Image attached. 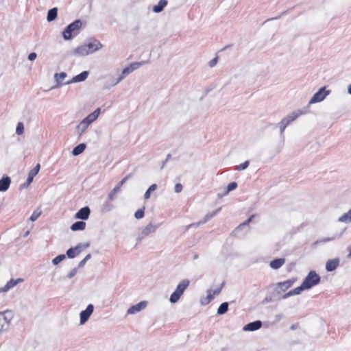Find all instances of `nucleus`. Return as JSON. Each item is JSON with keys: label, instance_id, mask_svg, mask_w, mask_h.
Returning a JSON list of instances; mask_svg holds the SVG:
<instances>
[{"label": "nucleus", "instance_id": "58", "mask_svg": "<svg viewBox=\"0 0 351 351\" xmlns=\"http://www.w3.org/2000/svg\"><path fill=\"white\" fill-rule=\"evenodd\" d=\"M29 234V231L26 232L25 236H27Z\"/></svg>", "mask_w": 351, "mask_h": 351}, {"label": "nucleus", "instance_id": "7", "mask_svg": "<svg viewBox=\"0 0 351 351\" xmlns=\"http://www.w3.org/2000/svg\"><path fill=\"white\" fill-rule=\"evenodd\" d=\"M330 91L326 90V87L321 88L310 99L308 104H313L323 101L329 94Z\"/></svg>", "mask_w": 351, "mask_h": 351}, {"label": "nucleus", "instance_id": "1", "mask_svg": "<svg viewBox=\"0 0 351 351\" xmlns=\"http://www.w3.org/2000/svg\"><path fill=\"white\" fill-rule=\"evenodd\" d=\"M103 45L99 41L95 40L88 44L78 47L75 49L74 53L79 56H85L98 51L101 49Z\"/></svg>", "mask_w": 351, "mask_h": 351}, {"label": "nucleus", "instance_id": "14", "mask_svg": "<svg viewBox=\"0 0 351 351\" xmlns=\"http://www.w3.org/2000/svg\"><path fill=\"white\" fill-rule=\"evenodd\" d=\"M89 246V244L88 243H85V244H79L77 245L76 247H71L70 249H69L66 252V255L69 258H73L74 257H75L77 255H78L80 253V249L81 247H84V248H86Z\"/></svg>", "mask_w": 351, "mask_h": 351}, {"label": "nucleus", "instance_id": "32", "mask_svg": "<svg viewBox=\"0 0 351 351\" xmlns=\"http://www.w3.org/2000/svg\"><path fill=\"white\" fill-rule=\"evenodd\" d=\"M40 164H37L36 165V167L32 169L29 173H28V176H29L30 178H33L38 174V173L40 171Z\"/></svg>", "mask_w": 351, "mask_h": 351}, {"label": "nucleus", "instance_id": "34", "mask_svg": "<svg viewBox=\"0 0 351 351\" xmlns=\"http://www.w3.org/2000/svg\"><path fill=\"white\" fill-rule=\"evenodd\" d=\"M119 193V189L118 187H114L108 194V198L110 200V201H112L115 198V196H116V194Z\"/></svg>", "mask_w": 351, "mask_h": 351}, {"label": "nucleus", "instance_id": "27", "mask_svg": "<svg viewBox=\"0 0 351 351\" xmlns=\"http://www.w3.org/2000/svg\"><path fill=\"white\" fill-rule=\"evenodd\" d=\"M86 227V223L84 221H76L74 223L71 227V229L73 231H77V230H83L85 229Z\"/></svg>", "mask_w": 351, "mask_h": 351}, {"label": "nucleus", "instance_id": "49", "mask_svg": "<svg viewBox=\"0 0 351 351\" xmlns=\"http://www.w3.org/2000/svg\"><path fill=\"white\" fill-rule=\"evenodd\" d=\"M200 302L202 305H206L210 302L209 299H208L206 297L202 298Z\"/></svg>", "mask_w": 351, "mask_h": 351}, {"label": "nucleus", "instance_id": "24", "mask_svg": "<svg viewBox=\"0 0 351 351\" xmlns=\"http://www.w3.org/2000/svg\"><path fill=\"white\" fill-rule=\"evenodd\" d=\"M285 263L284 258H277L270 262V267L274 269H278L281 267Z\"/></svg>", "mask_w": 351, "mask_h": 351}, {"label": "nucleus", "instance_id": "10", "mask_svg": "<svg viewBox=\"0 0 351 351\" xmlns=\"http://www.w3.org/2000/svg\"><path fill=\"white\" fill-rule=\"evenodd\" d=\"M147 306V302L146 301H141L138 302V304L133 305L130 306L128 311L127 314L128 315H134L136 314L142 310L145 309Z\"/></svg>", "mask_w": 351, "mask_h": 351}, {"label": "nucleus", "instance_id": "28", "mask_svg": "<svg viewBox=\"0 0 351 351\" xmlns=\"http://www.w3.org/2000/svg\"><path fill=\"white\" fill-rule=\"evenodd\" d=\"M86 149V145L84 143H81L76 146L72 151V154L73 156H78L82 154L84 149Z\"/></svg>", "mask_w": 351, "mask_h": 351}, {"label": "nucleus", "instance_id": "35", "mask_svg": "<svg viewBox=\"0 0 351 351\" xmlns=\"http://www.w3.org/2000/svg\"><path fill=\"white\" fill-rule=\"evenodd\" d=\"M64 258H65V255L64 254H60V255H58L56 257H55L52 260V263H53V265H56L58 263H60L61 261H62Z\"/></svg>", "mask_w": 351, "mask_h": 351}, {"label": "nucleus", "instance_id": "33", "mask_svg": "<svg viewBox=\"0 0 351 351\" xmlns=\"http://www.w3.org/2000/svg\"><path fill=\"white\" fill-rule=\"evenodd\" d=\"M218 212V210H215L214 211L213 213H210V214H207L204 218V220L201 222H199L197 224H194L193 226H197L200 223H206V221H208L209 219H210L212 217H213Z\"/></svg>", "mask_w": 351, "mask_h": 351}, {"label": "nucleus", "instance_id": "9", "mask_svg": "<svg viewBox=\"0 0 351 351\" xmlns=\"http://www.w3.org/2000/svg\"><path fill=\"white\" fill-rule=\"evenodd\" d=\"M143 62H133L130 64L128 66L125 67L123 69L121 74L120 76L122 77V79H124L127 75L130 74L134 71L138 69L140 66H141L143 64Z\"/></svg>", "mask_w": 351, "mask_h": 351}, {"label": "nucleus", "instance_id": "13", "mask_svg": "<svg viewBox=\"0 0 351 351\" xmlns=\"http://www.w3.org/2000/svg\"><path fill=\"white\" fill-rule=\"evenodd\" d=\"M158 227H159V225H154L152 223H149L147 226H146L145 227L143 228L141 230L140 239L143 237H147V235H149L151 233L155 232Z\"/></svg>", "mask_w": 351, "mask_h": 351}, {"label": "nucleus", "instance_id": "47", "mask_svg": "<svg viewBox=\"0 0 351 351\" xmlns=\"http://www.w3.org/2000/svg\"><path fill=\"white\" fill-rule=\"evenodd\" d=\"M128 177L126 176L125 178H124L123 179H122L117 184L115 187H118L119 189V192L121 191V187L125 184L126 180H127Z\"/></svg>", "mask_w": 351, "mask_h": 351}, {"label": "nucleus", "instance_id": "37", "mask_svg": "<svg viewBox=\"0 0 351 351\" xmlns=\"http://www.w3.org/2000/svg\"><path fill=\"white\" fill-rule=\"evenodd\" d=\"M23 132H24V125H23V123L19 122L16 126V133L19 135H21L23 133Z\"/></svg>", "mask_w": 351, "mask_h": 351}, {"label": "nucleus", "instance_id": "23", "mask_svg": "<svg viewBox=\"0 0 351 351\" xmlns=\"http://www.w3.org/2000/svg\"><path fill=\"white\" fill-rule=\"evenodd\" d=\"M11 180L9 177H4L0 180V191H5L10 186Z\"/></svg>", "mask_w": 351, "mask_h": 351}, {"label": "nucleus", "instance_id": "56", "mask_svg": "<svg viewBox=\"0 0 351 351\" xmlns=\"http://www.w3.org/2000/svg\"><path fill=\"white\" fill-rule=\"evenodd\" d=\"M348 93L351 95V84L348 87Z\"/></svg>", "mask_w": 351, "mask_h": 351}, {"label": "nucleus", "instance_id": "54", "mask_svg": "<svg viewBox=\"0 0 351 351\" xmlns=\"http://www.w3.org/2000/svg\"><path fill=\"white\" fill-rule=\"evenodd\" d=\"M250 223V220H246L244 222H243L242 223H241L237 228V229H239L240 228H241L242 226H247Z\"/></svg>", "mask_w": 351, "mask_h": 351}, {"label": "nucleus", "instance_id": "11", "mask_svg": "<svg viewBox=\"0 0 351 351\" xmlns=\"http://www.w3.org/2000/svg\"><path fill=\"white\" fill-rule=\"evenodd\" d=\"M295 282L294 280H287L284 282H278L276 284V291L278 294H280L282 292L286 291L288 289H289Z\"/></svg>", "mask_w": 351, "mask_h": 351}, {"label": "nucleus", "instance_id": "51", "mask_svg": "<svg viewBox=\"0 0 351 351\" xmlns=\"http://www.w3.org/2000/svg\"><path fill=\"white\" fill-rule=\"evenodd\" d=\"M174 189H175V191L176 193H180L182 190V185L181 184H180V183L176 184V186H175Z\"/></svg>", "mask_w": 351, "mask_h": 351}, {"label": "nucleus", "instance_id": "8", "mask_svg": "<svg viewBox=\"0 0 351 351\" xmlns=\"http://www.w3.org/2000/svg\"><path fill=\"white\" fill-rule=\"evenodd\" d=\"M94 311V306L93 304H88L86 308L80 313V324H84L89 319L90 316Z\"/></svg>", "mask_w": 351, "mask_h": 351}, {"label": "nucleus", "instance_id": "6", "mask_svg": "<svg viewBox=\"0 0 351 351\" xmlns=\"http://www.w3.org/2000/svg\"><path fill=\"white\" fill-rule=\"evenodd\" d=\"M319 276L315 271H311L302 282V284L303 287H305L306 289H309L319 284Z\"/></svg>", "mask_w": 351, "mask_h": 351}, {"label": "nucleus", "instance_id": "38", "mask_svg": "<svg viewBox=\"0 0 351 351\" xmlns=\"http://www.w3.org/2000/svg\"><path fill=\"white\" fill-rule=\"evenodd\" d=\"M41 215V211L40 210H35L32 215H31L30 218H29V220L32 221H36L38 217L39 216Z\"/></svg>", "mask_w": 351, "mask_h": 351}, {"label": "nucleus", "instance_id": "3", "mask_svg": "<svg viewBox=\"0 0 351 351\" xmlns=\"http://www.w3.org/2000/svg\"><path fill=\"white\" fill-rule=\"evenodd\" d=\"M13 317L14 313L12 311L6 310L0 312V334L9 330Z\"/></svg>", "mask_w": 351, "mask_h": 351}, {"label": "nucleus", "instance_id": "15", "mask_svg": "<svg viewBox=\"0 0 351 351\" xmlns=\"http://www.w3.org/2000/svg\"><path fill=\"white\" fill-rule=\"evenodd\" d=\"M88 75V71H83L80 74L75 75L71 80L65 82L66 84H70L71 83L84 82L86 80Z\"/></svg>", "mask_w": 351, "mask_h": 351}, {"label": "nucleus", "instance_id": "22", "mask_svg": "<svg viewBox=\"0 0 351 351\" xmlns=\"http://www.w3.org/2000/svg\"><path fill=\"white\" fill-rule=\"evenodd\" d=\"M67 75L65 72H61L60 73H56L54 75V80L57 82V86L53 88L62 86V84H66L63 83L62 81L66 77Z\"/></svg>", "mask_w": 351, "mask_h": 351}, {"label": "nucleus", "instance_id": "20", "mask_svg": "<svg viewBox=\"0 0 351 351\" xmlns=\"http://www.w3.org/2000/svg\"><path fill=\"white\" fill-rule=\"evenodd\" d=\"M339 263V260L338 258L328 260L326 265V269L328 271H334L338 267Z\"/></svg>", "mask_w": 351, "mask_h": 351}, {"label": "nucleus", "instance_id": "43", "mask_svg": "<svg viewBox=\"0 0 351 351\" xmlns=\"http://www.w3.org/2000/svg\"><path fill=\"white\" fill-rule=\"evenodd\" d=\"M335 237H326V238H323L319 241H317L315 242V243H326V242H328V241H332L334 239H335Z\"/></svg>", "mask_w": 351, "mask_h": 351}, {"label": "nucleus", "instance_id": "31", "mask_svg": "<svg viewBox=\"0 0 351 351\" xmlns=\"http://www.w3.org/2000/svg\"><path fill=\"white\" fill-rule=\"evenodd\" d=\"M228 309V302L222 303L217 309V314L223 315L227 312Z\"/></svg>", "mask_w": 351, "mask_h": 351}, {"label": "nucleus", "instance_id": "60", "mask_svg": "<svg viewBox=\"0 0 351 351\" xmlns=\"http://www.w3.org/2000/svg\"><path fill=\"white\" fill-rule=\"evenodd\" d=\"M343 232L340 233L338 237H340L342 235Z\"/></svg>", "mask_w": 351, "mask_h": 351}, {"label": "nucleus", "instance_id": "59", "mask_svg": "<svg viewBox=\"0 0 351 351\" xmlns=\"http://www.w3.org/2000/svg\"><path fill=\"white\" fill-rule=\"evenodd\" d=\"M279 319L281 318V315H277L276 316Z\"/></svg>", "mask_w": 351, "mask_h": 351}, {"label": "nucleus", "instance_id": "4", "mask_svg": "<svg viewBox=\"0 0 351 351\" xmlns=\"http://www.w3.org/2000/svg\"><path fill=\"white\" fill-rule=\"evenodd\" d=\"M82 25V23L80 19H77L69 25L63 32V37L64 40H70L71 39L73 35H77L79 33Z\"/></svg>", "mask_w": 351, "mask_h": 351}, {"label": "nucleus", "instance_id": "18", "mask_svg": "<svg viewBox=\"0 0 351 351\" xmlns=\"http://www.w3.org/2000/svg\"><path fill=\"white\" fill-rule=\"evenodd\" d=\"M90 124L84 119L76 127V132L79 136L82 135V134L86 130L88 126Z\"/></svg>", "mask_w": 351, "mask_h": 351}, {"label": "nucleus", "instance_id": "46", "mask_svg": "<svg viewBox=\"0 0 351 351\" xmlns=\"http://www.w3.org/2000/svg\"><path fill=\"white\" fill-rule=\"evenodd\" d=\"M33 180H34L33 178L28 176L26 182L21 185V188L28 187L30 185V184L32 182Z\"/></svg>", "mask_w": 351, "mask_h": 351}, {"label": "nucleus", "instance_id": "41", "mask_svg": "<svg viewBox=\"0 0 351 351\" xmlns=\"http://www.w3.org/2000/svg\"><path fill=\"white\" fill-rule=\"evenodd\" d=\"M249 163H250L249 161L246 160L243 163H242V164L239 165V166H237L236 167V169L238 170V171L244 170V169H245L248 167Z\"/></svg>", "mask_w": 351, "mask_h": 351}, {"label": "nucleus", "instance_id": "48", "mask_svg": "<svg viewBox=\"0 0 351 351\" xmlns=\"http://www.w3.org/2000/svg\"><path fill=\"white\" fill-rule=\"evenodd\" d=\"M217 61H218V58H217V57H216V58H215L212 59V60H210V61H209V62H208V65H209V66H210V67H213V66H215L217 64Z\"/></svg>", "mask_w": 351, "mask_h": 351}, {"label": "nucleus", "instance_id": "57", "mask_svg": "<svg viewBox=\"0 0 351 351\" xmlns=\"http://www.w3.org/2000/svg\"><path fill=\"white\" fill-rule=\"evenodd\" d=\"M253 217H254V215H252L247 220H250V222Z\"/></svg>", "mask_w": 351, "mask_h": 351}, {"label": "nucleus", "instance_id": "2", "mask_svg": "<svg viewBox=\"0 0 351 351\" xmlns=\"http://www.w3.org/2000/svg\"><path fill=\"white\" fill-rule=\"evenodd\" d=\"M306 114V110L298 109L296 110L285 117H284L281 121L278 124V127L280 130V135L282 138H284V131L285 128L293 121H294L298 117H299L300 115Z\"/></svg>", "mask_w": 351, "mask_h": 351}, {"label": "nucleus", "instance_id": "42", "mask_svg": "<svg viewBox=\"0 0 351 351\" xmlns=\"http://www.w3.org/2000/svg\"><path fill=\"white\" fill-rule=\"evenodd\" d=\"M144 215H145L144 210L139 209L135 213L134 216L136 219H141L144 217Z\"/></svg>", "mask_w": 351, "mask_h": 351}, {"label": "nucleus", "instance_id": "53", "mask_svg": "<svg viewBox=\"0 0 351 351\" xmlns=\"http://www.w3.org/2000/svg\"><path fill=\"white\" fill-rule=\"evenodd\" d=\"M221 288H222V286L215 289V290H212V294L215 296V295H217L220 293L221 291Z\"/></svg>", "mask_w": 351, "mask_h": 351}, {"label": "nucleus", "instance_id": "50", "mask_svg": "<svg viewBox=\"0 0 351 351\" xmlns=\"http://www.w3.org/2000/svg\"><path fill=\"white\" fill-rule=\"evenodd\" d=\"M37 57V54L35 52H32L29 54L28 60L30 61H34Z\"/></svg>", "mask_w": 351, "mask_h": 351}, {"label": "nucleus", "instance_id": "17", "mask_svg": "<svg viewBox=\"0 0 351 351\" xmlns=\"http://www.w3.org/2000/svg\"><path fill=\"white\" fill-rule=\"evenodd\" d=\"M90 210L88 207L81 208L76 214L75 218L86 220L88 219Z\"/></svg>", "mask_w": 351, "mask_h": 351}, {"label": "nucleus", "instance_id": "26", "mask_svg": "<svg viewBox=\"0 0 351 351\" xmlns=\"http://www.w3.org/2000/svg\"><path fill=\"white\" fill-rule=\"evenodd\" d=\"M338 221L343 223H351V209L339 217Z\"/></svg>", "mask_w": 351, "mask_h": 351}, {"label": "nucleus", "instance_id": "39", "mask_svg": "<svg viewBox=\"0 0 351 351\" xmlns=\"http://www.w3.org/2000/svg\"><path fill=\"white\" fill-rule=\"evenodd\" d=\"M123 79H122V77L121 76H119L117 78L112 77V78L110 79V85L112 86H114L117 84H118Z\"/></svg>", "mask_w": 351, "mask_h": 351}, {"label": "nucleus", "instance_id": "5", "mask_svg": "<svg viewBox=\"0 0 351 351\" xmlns=\"http://www.w3.org/2000/svg\"><path fill=\"white\" fill-rule=\"evenodd\" d=\"M189 280H182L177 286L176 290L171 293L170 295L169 301L171 303L177 302L180 297L183 295L184 291L189 285Z\"/></svg>", "mask_w": 351, "mask_h": 351}, {"label": "nucleus", "instance_id": "25", "mask_svg": "<svg viewBox=\"0 0 351 351\" xmlns=\"http://www.w3.org/2000/svg\"><path fill=\"white\" fill-rule=\"evenodd\" d=\"M167 5V0H160L158 4L153 7V12L156 13H159L163 10V9Z\"/></svg>", "mask_w": 351, "mask_h": 351}, {"label": "nucleus", "instance_id": "55", "mask_svg": "<svg viewBox=\"0 0 351 351\" xmlns=\"http://www.w3.org/2000/svg\"><path fill=\"white\" fill-rule=\"evenodd\" d=\"M348 251L349 252L348 254V258H351V245H350L348 247Z\"/></svg>", "mask_w": 351, "mask_h": 351}, {"label": "nucleus", "instance_id": "44", "mask_svg": "<svg viewBox=\"0 0 351 351\" xmlns=\"http://www.w3.org/2000/svg\"><path fill=\"white\" fill-rule=\"evenodd\" d=\"M112 205L111 204V203L106 202L103 206V209L105 211H110L112 209Z\"/></svg>", "mask_w": 351, "mask_h": 351}, {"label": "nucleus", "instance_id": "29", "mask_svg": "<svg viewBox=\"0 0 351 351\" xmlns=\"http://www.w3.org/2000/svg\"><path fill=\"white\" fill-rule=\"evenodd\" d=\"M58 9L56 8H53L48 11L47 13V21H52L57 17Z\"/></svg>", "mask_w": 351, "mask_h": 351}, {"label": "nucleus", "instance_id": "36", "mask_svg": "<svg viewBox=\"0 0 351 351\" xmlns=\"http://www.w3.org/2000/svg\"><path fill=\"white\" fill-rule=\"evenodd\" d=\"M237 187V184L234 182L229 184L226 188L225 194H228L230 191L234 190Z\"/></svg>", "mask_w": 351, "mask_h": 351}, {"label": "nucleus", "instance_id": "40", "mask_svg": "<svg viewBox=\"0 0 351 351\" xmlns=\"http://www.w3.org/2000/svg\"><path fill=\"white\" fill-rule=\"evenodd\" d=\"M91 257V255L90 254H87L84 258L83 260H82L79 265H78V267L79 268H81V267H83L84 266V265L86 264V261H88Z\"/></svg>", "mask_w": 351, "mask_h": 351}, {"label": "nucleus", "instance_id": "19", "mask_svg": "<svg viewBox=\"0 0 351 351\" xmlns=\"http://www.w3.org/2000/svg\"><path fill=\"white\" fill-rule=\"evenodd\" d=\"M306 288L305 287H303V284L302 283L301 285L298 287H296L291 291H289L288 293H285L283 296V299H286L290 296L294 295H299L300 293L306 290Z\"/></svg>", "mask_w": 351, "mask_h": 351}, {"label": "nucleus", "instance_id": "30", "mask_svg": "<svg viewBox=\"0 0 351 351\" xmlns=\"http://www.w3.org/2000/svg\"><path fill=\"white\" fill-rule=\"evenodd\" d=\"M156 189L157 185L156 184H152L144 194L145 199H148L150 197L151 193L154 191Z\"/></svg>", "mask_w": 351, "mask_h": 351}, {"label": "nucleus", "instance_id": "12", "mask_svg": "<svg viewBox=\"0 0 351 351\" xmlns=\"http://www.w3.org/2000/svg\"><path fill=\"white\" fill-rule=\"evenodd\" d=\"M22 278L10 279L3 287H0V293H7L10 289L16 286L19 282H23Z\"/></svg>", "mask_w": 351, "mask_h": 351}, {"label": "nucleus", "instance_id": "45", "mask_svg": "<svg viewBox=\"0 0 351 351\" xmlns=\"http://www.w3.org/2000/svg\"><path fill=\"white\" fill-rule=\"evenodd\" d=\"M77 268H73V269H72L69 271V273L68 274V275H67V278H73V277L75 276V274H77Z\"/></svg>", "mask_w": 351, "mask_h": 351}, {"label": "nucleus", "instance_id": "21", "mask_svg": "<svg viewBox=\"0 0 351 351\" xmlns=\"http://www.w3.org/2000/svg\"><path fill=\"white\" fill-rule=\"evenodd\" d=\"M101 112V108H97L94 112L88 114L86 118H84L89 124H91L99 117Z\"/></svg>", "mask_w": 351, "mask_h": 351}, {"label": "nucleus", "instance_id": "52", "mask_svg": "<svg viewBox=\"0 0 351 351\" xmlns=\"http://www.w3.org/2000/svg\"><path fill=\"white\" fill-rule=\"evenodd\" d=\"M207 295L206 296L208 299H209V300L211 302L213 298H214V295L212 294V289H210L207 291Z\"/></svg>", "mask_w": 351, "mask_h": 351}, {"label": "nucleus", "instance_id": "16", "mask_svg": "<svg viewBox=\"0 0 351 351\" xmlns=\"http://www.w3.org/2000/svg\"><path fill=\"white\" fill-rule=\"evenodd\" d=\"M262 326V322L259 320L250 322L244 326L243 330L244 331H254L259 329Z\"/></svg>", "mask_w": 351, "mask_h": 351}]
</instances>
